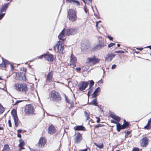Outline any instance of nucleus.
<instances>
[{"label":"nucleus","mask_w":151,"mask_h":151,"mask_svg":"<svg viewBox=\"0 0 151 151\" xmlns=\"http://www.w3.org/2000/svg\"><path fill=\"white\" fill-rule=\"evenodd\" d=\"M110 116L113 119L111 120V122L116 124V130L118 132H119L121 129L128 128L129 127V123L127 122L125 119L123 120V124L121 125L119 123L121 120V118L119 116L114 114H110Z\"/></svg>","instance_id":"nucleus-1"},{"label":"nucleus","mask_w":151,"mask_h":151,"mask_svg":"<svg viewBox=\"0 0 151 151\" xmlns=\"http://www.w3.org/2000/svg\"><path fill=\"white\" fill-rule=\"evenodd\" d=\"M14 87L15 89L17 91L25 93L27 92L29 89L27 85L24 83H15Z\"/></svg>","instance_id":"nucleus-2"},{"label":"nucleus","mask_w":151,"mask_h":151,"mask_svg":"<svg viewBox=\"0 0 151 151\" xmlns=\"http://www.w3.org/2000/svg\"><path fill=\"white\" fill-rule=\"evenodd\" d=\"M67 17L71 22H76L77 18L76 11L72 9H69L67 12Z\"/></svg>","instance_id":"nucleus-3"},{"label":"nucleus","mask_w":151,"mask_h":151,"mask_svg":"<svg viewBox=\"0 0 151 151\" xmlns=\"http://www.w3.org/2000/svg\"><path fill=\"white\" fill-rule=\"evenodd\" d=\"M50 97L52 101L56 102L61 101L62 99L60 93L55 90H53L51 91Z\"/></svg>","instance_id":"nucleus-4"},{"label":"nucleus","mask_w":151,"mask_h":151,"mask_svg":"<svg viewBox=\"0 0 151 151\" xmlns=\"http://www.w3.org/2000/svg\"><path fill=\"white\" fill-rule=\"evenodd\" d=\"M100 59L96 58L95 56L91 58H88L86 63L90 66H93L99 63Z\"/></svg>","instance_id":"nucleus-5"},{"label":"nucleus","mask_w":151,"mask_h":151,"mask_svg":"<svg viewBox=\"0 0 151 151\" xmlns=\"http://www.w3.org/2000/svg\"><path fill=\"white\" fill-rule=\"evenodd\" d=\"M54 49L56 52L63 53L64 46L62 44V42L60 41H58L56 45L54 46Z\"/></svg>","instance_id":"nucleus-6"},{"label":"nucleus","mask_w":151,"mask_h":151,"mask_svg":"<svg viewBox=\"0 0 151 151\" xmlns=\"http://www.w3.org/2000/svg\"><path fill=\"white\" fill-rule=\"evenodd\" d=\"M48 54H44L42 55L39 57L38 58L41 59L43 58L45 60H47L48 61L53 62L54 59V55L49 53V52H48Z\"/></svg>","instance_id":"nucleus-7"},{"label":"nucleus","mask_w":151,"mask_h":151,"mask_svg":"<svg viewBox=\"0 0 151 151\" xmlns=\"http://www.w3.org/2000/svg\"><path fill=\"white\" fill-rule=\"evenodd\" d=\"M24 112L26 115L29 114H33L34 111V107L31 104L26 105L24 110Z\"/></svg>","instance_id":"nucleus-8"},{"label":"nucleus","mask_w":151,"mask_h":151,"mask_svg":"<svg viewBox=\"0 0 151 151\" xmlns=\"http://www.w3.org/2000/svg\"><path fill=\"white\" fill-rule=\"evenodd\" d=\"M11 113L14 119L15 126L17 127L19 125V119L17 115V111L15 109H13L12 110Z\"/></svg>","instance_id":"nucleus-9"},{"label":"nucleus","mask_w":151,"mask_h":151,"mask_svg":"<svg viewBox=\"0 0 151 151\" xmlns=\"http://www.w3.org/2000/svg\"><path fill=\"white\" fill-rule=\"evenodd\" d=\"M70 61L69 64L68 65L71 67L74 68L76 66V63L77 62V59L76 57L72 53L70 57Z\"/></svg>","instance_id":"nucleus-10"},{"label":"nucleus","mask_w":151,"mask_h":151,"mask_svg":"<svg viewBox=\"0 0 151 151\" xmlns=\"http://www.w3.org/2000/svg\"><path fill=\"white\" fill-rule=\"evenodd\" d=\"M149 142V138L145 136L140 140L139 143L141 147H145L148 145Z\"/></svg>","instance_id":"nucleus-11"},{"label":"nucleus","mask_w":151,"mask_h":151,"mask_svg":"<svg viewBox=\"0 0 151 151\" xmlns=\"http://www.w3.org/2000/svg\"><path fill=\"white\" fill-rule=\"evenodd\" d=\"M54 72L52 70L49 72L45 76L46 82L51 83L54 80L53 77Z\"/></svg>","instance_id":"nucleus-12"},{"label":"nucleus","mask_w":151,"mask_h":151,"mask_svg":"<svg viewBox=\"0 0 151 151\" xmlns=\"http://www.w3.org/2000/svg\"><path fill=\"white\" fill-rule=\"evenodd\" d=\"M47 142V140L45 137H40L38 144L40 148H43L45 146Z\"/></svg>","instance_id":"nucleus-13"},{"label":"nucleus","mask_w":151,"mask_h":151,"mask_svg":"<svg viewBox=\"0 0 151 151\" xmlns=\"http://www.w3.org/2000/svg\"><path fill=\"white\" fill-rule=\"evenodd\" d=\"M16 79L19 81H26L27 80L25 73H17L16 74Z\"/></svg>","instance_id":"nucleus-14"},{"label":"nucleus","mask_w":151,"mask_h":151,"mask_svg":"<svg viewBox=\"0 0 151 151\" xmlns=\"http://www.w3.org/2000/svg\"><path fill=\"white\" fill-rule=\"evenodd\" d=\"M88 83L86 81L80 82L78 86L79 91H81L85 90L88 86Z\"/></svg>","instance_id":"nucleus-15"},{"label":"nucleus","mask_w":151,"mask_h":151,"mask_svg":"<svg viewBox=\"0 0 151 151\" xmlns=\"http://www.w3.org/2000/svg\"><path fill=\"white\" fill-rule=\"evenodd\" d=\"M74 138L75 143L76 144L79 143L83 139L82 134L79 132H78L75 134Z\"/></svg>","instance_id":"nucleus-16"},{"label":"nucleus","mask_w":151,"mask_h":151,"mask_svg":"<svg viewBox=\"0 0 151 151\" xmlns=\"http://www.w3.org/2000/svg\"><path fill=\"white\" fill-rule=\"evenodd\" d=\"M76 32V30L75 29H68L65 31V35L69 36L75 34Z\"/></svg>","instance_id":"nucleus-17"},{"label":"nucleus","mask_w":151,"mask_h":151,"mask_svg":"<svg viewBox=\"0 0 151 151\" xmlns=\"http://www.w3.org/2000/svg\"><path fill=\"white\" fill-rule=\"evenodd\" d=\"M19 144L18 147H19V149L18 151H21L22 150L24 149L25 148L24 147L25 145L24 141L22 139H20L19 140Z\"/></svg>","instance_id":"nucleus-18"},{"label":"nucleus","mask_w":151,"mask_h":151,"mask_svg":"<svg viewBox=\"0 0 151 151\" xmlns=\"http://www.w3.org/2000/svg\"><path fill=\"white\" fill-rule=\"evenodd\" d=\"M9 5V3H7L2 5L0 9V13L4 12H5L8 8Z\"/></svg>","instance_id":"nucleus-19"},{"label":"nucleus","mask_w":151,"mask_h":151,"mask_svg":"<svg viewBox=\"0 0 151 151\" xmlns=\"http://www.w3.org/2000/svg\"><path fill=\"white\" fill-rule=\"evenodd\" d=\"M115 55L113 53H109L106 56L105 60L107 62L111 61Z\"/></svg>","instance_id":"nucleus-20"},{"label":"nucleus","mask_w":151,"mask_h":151,"mask_svg":"<svg viewBox=\"0 0 151 151\" xmlns=\"http://www.w3.org/2000/svg\"><path fill=\"white\" fill-rule=\"evenodd\" d=\"M48 133L51 134H53L55 133L56 131V129L55 127L52 125H50L48 127Z\"/></svg>","instance_id":"nucleus-21"},{"label":"nucleus","mask_w":151,"mask_h":151,"mask_svg":"<svg viewBox=\"0 0 151 151\" xmlns=\"http://www.w3.org/2000/svg\"><path fill=\"white\" fill-rule=\"evenodd\" d=\"M73 129L75 131H86V128L82 125H77L74 127Z\"/></svg>","instance_id":"nucleus-22"},{"label":"nucleus","mask_w":151,"mask_h":151,"mask_svg":"<svg viewBox=\"0 0 151 151\" xmlns=\"http://www.w3.org/2000/svg\"><path fill=\"white\" fill-rule=\"evenodd\" d=\"M99 44L102 47H104L105 46H106V41L104 40V39L101 38V39L99 40Z\"/></svg>","instance_id":"nucleus-23"},{"label":"nucleus","mask_w":151,"mask_h":151,"mask_svg":"<svg viewBox=\"0 0 151 151\" xmlns=\"http://www.w3.org/2000/svg\"><path fill=\"white\" fill-rule=\"evenodd\" d=\"M8 64V61L6 60L3 59V61L0 64V68L3 69L4 68H6V65Z\"/></svg>","instance_id":"nucleus-24"},{"label":"nucleus","mask_w":151,"mask_h":151,"mask_svg":"<svg viewBox=\"0 0 151 151\" xmlns=\"http://www.w3.org/2000/svg\"><path fill=\"white\" fill-rule=\"evenodd\" d=\"M65 29V28L63 29L58 36V38L59 39L62 41L65 40V38H64L65 36L64 33Z\"/></svg>","instance_id":"nucleus-25"},{"label":"nucleus","mask_w":151,"mask_h":151,"mask_svg":"<svg viewBox=\"0 0 151 151\" xmlns=\"http://www.w3.org/2000/svg\"><path fill=\"white\" fill-rule=\"evenodd\" d=\"M65 99L66 102L68 104H70V106L69 107V109L73 108L74 107V105L73 102L70 99H69L68 97H65Z\"/></svg>","instance_id":"nucleus-26"},{"label":"nucleus","mask_w":151,"mask_h":151,"mask_svg":"<svg viewBox=\"0 0 151 151\" xmlns=\"http://www.w3.org/2000/svg\"><path fill=\"white\" fill-rule=\"evenodd\" d=\"M151 127V122L150 120H149L147 124L144 127V129L146 130L150 129Z\"/></svg>","instance_id":"nucleus-27"},{"label":"nucleus","mask_w":151,"mask_h":151,"mask_svg":"<svg viewBox=\"0 0 151 151\" xmlns=\"http://www.w3.org/2000/svg\"><path fill=\"white\" fill-rule=\"evenodd\" d=\"M102 48H103L100 45L98 44L93 47L91 50V51L94 52L99 50Z\"/></svg>","instance_id":"nucleus-28"},{"label":"nucleus","mask_w":151,"mask_h":151,"mask_svg":"<svg viewBox=\"0 0 151 151\" xmlns=\"http://www.w3.org/2000/svg\"><path fill=\"white\" fill-rule=\"evenodd\" d=\"M90 105H92L95 106H98V103L97 99H93L92 101L89 103Z\"/></svg>","instance_id":"nucleus-29"},{"label":"nucleus","mask_w":151,"mask_h":151,"mask_svg":"<svg viewBox=\"0 0 151 151\" xmlns=\"http://www.w3.org/2000/svg\"><path fill=\"white\" fill-rule=\"evenodd\" d=\"M2 151H11L9 145L8 144L5 145Z\"/></svg>","instance_id":"nucleus-30"},{"label":"nucleus","mask_w":151,"mask_h":151,"mask_svg":"<svg viewBox=\"0 0 151 151\" xmlns=\"http://www.w3.org/2000/svg\"><path fill=\"white\" fill-rule=\"evenodd\" d=\"M84 115L86 117V120H89L90 119V113L89 112H88L87 111H84Z\"/></svg>","instance_id":"nucleus-31"},{"label":"nucleus","mask_w":151,"mask_h":151,"mask_svg":"<svg viewBox=\"0 0 151 151\" xmlns=\"http://www.w3.org/2000/svg\"><path fill=\"white\" fill-rule=\"evenodd\" d=\"M4 111V108L0 104V114H2Z\"/></svg>","instance_id":"nucleus-32"},{"label":"nucleus","mask_w":151,"mask_h":151,"mask_svg":"<svg viewBox=\"0 0 151 151\" xmlns=\"http://www.w3.org/2000/svg\"><path fill=\"white\" fill-rule=\"evenodd\" d=\"M22 130L21 129H18L17 130V136L19 138H21L22 137L21 135L20 134V133L22 132Z\"/></svg>","instance_id":"nucleus-33"},{"label":"nucleus","mask_w":151,"mask_h":151,"mask_svg":"<svg viewBox=\"0 0 151 151\" xmlns=\"http://www.w3.org/2000/svg\"><path fill=\"white\" fill-rule=\"evenodd\" d=\"M95 145L97 147H98L100 149H102L103 148L104 145L103 143H101L100 145H98L96 143H95Z\"/></svg>","instance_id":"nucleus-34"},{"label":"nucleus","mask_w":151,"mask_h":151,"mask_svg":"<svg viewBox=\"0 0 151 151\" xmlns=\"http://www.w3.org/2000/svg\"><path fill=\"white\" fill-rule=\"evenodd\" d=\"M94 84V82L93 80L90 81L89 83V88L92 87Z\"/></svg>","instance_id":"nucleus-35"},{"label":"nucleus","mask_w":151,"mask_h":151,"mask_svg":"<svg viewBox=\"0 0 151 151\" xmlns=\"http://www.w3.org/2000/svg\"><path fill=\"white\" fill-rule=\"evenodd\" d=\"M73 4H75L77 6H79L80 4V3L78 1L75 0H74Z\"/></svg>","instance_id":"nucleus-36"},{"label":"nucleus","mask_w":151,"mask_h":151,"mask_svg":"<svg viewBox=\"0 0 151 151\" xmlns=\"http://www.w3.org/2000/svg\"><path fill=\"white\" fill-rule=\"evenodd\" d=\"M98 95V93H96L94 91L93 93L92 94V97L93 98H95Z\"/></svg>","instance_id":"nucleus-37"},{"label":"nucleus","mask_w":151,"mask_h":151,"mask_svg":"<svg viewBox=\"0 0 151 151\" xmlns=\"http://www.w3.org/2000/svg\"><path fill=\"white\" fill-rule=\"evenodd\" d=\"M101 91L99 87L97 88L95 91L94 92L98 93Z\"/></svg>","instance_id":"nucleus-38"},{"label":"nucleus","mask_w":151,"mask_h":151,"mask_svg":"<svg viewBox=\"0 0 151 151\" xmlns=\"http://www.w3.org/2000/svg\"><path fill=\"white\" fill-rule=\"evenodd\" d=\"M115 45V44L113 43H111L108 45V47L110 48Z\"/></svg>","instance_id":"nucleus-39"},{"label":"nucleus","mask_w":151,"mask_h":151,"mask_svg":"<svg viewBox=\"0 0 151 151\" xmlns=\"http://www.w3.org/2000/svg\"><path fill=\"white\" fill-rule=\"evenodd\" d=\"M131 133V132L130 131H127L125 134V137L126 138L128 137V135Z\"/></svg>","instance_id":"nucleus-40"},{"label":"nucleus","mask_w":151,"mask_h":151,"mask_svg":"<svg viewBox=\"0 0 151 151\" xmlns=\"http://www.w3.org/2000/svg\"><path fill=\"white\" fill-rule=\"evenodd\" d=\"M20 70L21 71L24 72L25 73L26 72L27 69L26 68L23 67L21 68Z\"/></svg>","instance_id":"nucleus-41"},{"label":"nucleus","mask_w":151,"mask_h":151,"mask_svg":"<svg viewBox=\"0 0 151 151\" xmlns=\"http://www.w3.org/2000/svg\"><path fill=\"white\" fill-rule=\"evenodd\" d=\"M115 53H124V52L122 50H119V51H115Z\"/></svg>","instance_id":"nucleus-42"},{"label":"nucleus","mask_w":151,"mask_h":151,"mask_svg":"<svg viewBox=\"0 0 151 151\" xmlns=\"http://www.w3.org/2000/svg\"><path fill=\"white\" fill-rule=\"evenodd\" d=\"M132 151H139V149L137 147L133 148Z\"/></svg>","instance_id":"nucleus-43"},{"label":"nucleus","mask_w":151,"mask_h":151,"mask_svg":"<svg viewBox=\"0 0 151 151\" xmlns=\"http://www.w3.org/2000/svg\"><path fill=\"white\" fill-rule=\"evenodd\" d=\"M8 124H9V127H12V124L11 123V120L10 119H9L8 120Z\"/></svg>","instance_id":"nucleus-44"},{"label":"nucleus","mask_w":151,"mask_h":151,"mask_svg":"<svg viewBox=\"0 0 151 151\" xmlns=\"http://www.w3.org/2000/svg\"><path fill=\"white\" fill-rule=\"evenodd\" d=\"M102 126V125L101 124H99L97 125H96L94 127V129L95 128H98L99 127H101Z\"/></svg>","instance_id":"nucleus-45"},{"label":"nucleus","mask_w":151,"mask_h":151,"mask_svg":"<svg viewBox=\"0 0 151 151\" xmlns=\"http://www.w3.org/2000/svg\"><path fill=\"white\" fill-rule=\"evenodd\" d=\"M73 1L74 0H66V1L67 3H73Z\"/></svg>","instance_id":"nucleus-46"},{"label":"nucleus","mask_w":151,"mask_h":151,"mask_svg":"<svg viewBox=\"0 0 151 151\" xmlns=\"http://www.w3.org/2000/svg\"><path fill=\"white\" fill-rule=\"evenodd\" d=\"M5 15V13L0 14V20L2 19Z\"/></svg>","instance_id":"nucleus-47"},{"label":"nucleus","mask_w":151,"mask_h":151,"mask_svg":"<svg viewBox=\"0 0 151 151\" xmlns=\"http://www.w3.org/2000/svg\"><path fill=\"white\" fill-rule=\"evenodd\" d=\"M84 9L86 13H87L88 12V10L86 6L84 7Z\"/></svg>","instance_id":"nucleus-48"},{"label":"nucleus","mask_w":151,"mask_h":151,"mask_svg":"<svg viewBox=\"0 0 151 151\" xmlns=\"http://www.w3.org/2000/svg\"><path fill=\"white\" fill-rule=\"evenodd\" d=\"M24 100H19V101H17L14 104V105H16V104H18V103H20L21 102H22V101H24Z\"/></svg>","instance_id":"nucleus-49"},{"label":"nucleus","mask_w":151,"mask_h":151,"mask_svg":"<svg viewBox=\"0 0 151 151\" xmlns=\"http://www.w3.org/2000/svg\"><path fill=\"white\" fill-rule=\"evenodd\" d=\"M81 70V68H77L76 69V70L77 72H80Z\"/></svg>","instance_id":"nucleus-50"},{"label":"nucleus","mask_w":151,"mask_h":151,"mask_svg":"<svg viewBox=\"0 0 151 151\" xmlns=\"http://www.w3.org/2000/svg\"><path fill=\"white\" fill-rule=\"evenodd\" d=\"M107 37L108 38H109V40H111V41H112L113 40V38L110 36H107Z\"/></svg>","instance_id":"nucleus-51"},{"label":"nucleus","mask_w":151,"mask_h":151,"mask_svg":"<svg viewBox=\"0 0 151 151\" xmlns=\"http://www.w3.org/2000/svg\"><path fill=\"white\" fill-rule=\"evenodd\" d=\"M116 67V65H112L111 67V68L112 69H114Z\"/></svg>","instance_id":"nucleus-52"},{"label":"nucleus","mask_w":151,"mask_h":151,"mask_svg":"<svg viewBox=\"0 0 151 151\" xmlns=\"http://www.w3.org/2000/svg\"><path fill=\"white\" fill-rule=\"evenodd\" d=\"M97 120L96 121V122L97 123H99L100 122V119L99 117H98V118H97Z\"/></svg>","instance_id":"nucleus-53"},{"label":"nucleus","mask_w":151,"mask_h":151,"mask_svg":"<svg viewBox=\"0 0 151 151\" xmlns=\"http://www.w3.org/2000/svg\"><path fill=\"white\" fill-rule=\"evenodd\" d=\"M88 150V148H86L83 150H80L79 151H87Z\"/></svg>","instance_id":"nucleus-54"},{"label":"nucleus","mask_w":151,"mask_h":151,"mask_svg":"<svg viewBox=\"0 0 151 151\" xmlns=\"http://www.w3.org/2000/svg\"><path fill=\"white\" fill-rule=\"evenodd\" d=\"M103 80H102V79H101V80L99 81H98V83H103Z\"/></svg>","instance_id":"nucleus-55"},{"label":"nucleus","mask_w":151,"mask_h":151,"mask_svg":"<svg viewBox=\"0 0 151 151\" xmlns=\"http://www.w3.org/2000/svg\"><path fill=\"white\" fill-rule=\"evenodd\" d=\"M101 22V21H100L99 22H96V27H98V24L99 23V22Z\"/></svg>","instance_id":"nucleus-56"},{"label":"nucleus","mask_w":151,"mask_h":151,"mask_svg":"<svg viewBox=\"0 0 151 151\" xmlns=\"http://www.w3.org/2000/svg\"><path fill=\"white\" fill-rule=\"evenodd\" d=\"M136 49L140 50V51L142 50L143 48H136Z\"/></svg>","instance_id":"nucleus-57"},{"label":"nucleus","mask_w":151,"mask_h":151,"mask_svg":"<svg viewBox=\"0 0 151 151\" xmlns=\"http://www.w3.org/2000/svg\"><path fill=\"white\" fill-rule=\"evenodd\" d=\"M4 129V128L3 127H1L0 126V130H3Z\"/></svg>","instance_id":"nucleus-58"},{"label":"nucleus","mask_w":151,"mask_h":151,"mask_svg":"<svg viewBox=\"0 0 151 151\" xmlns=\"http://www.w3.org/2000/svg\"><path fill=\"white\" fill-rule=\"evenodd\" d=\"M11 66L12 67V69H13L14 68V67L12 65V64H11Z\"/></svg>","instance_id":"nucleus-59"},{"label":"nucleus","mask_w":151,"mask_h":151,"mask_svg":"<svg viewBox=\"0 0 151 151\" xmlns=\"http://www.w3.org/2000/svg\"><path fill=\"white\" fill-rule=\"evenodd\" d=\"M134 50L135 51L134 52L137 54L139 53V52L135 51V49H134Z\"/></svg>","instance_id":"nucleus-60"},{"label":"nucleus","mask_w":151,"mask_h":151,"mask_svg":"<svg viewBox=\"0 0 151 151\" xmlns=\"http://www.w3.org/2000/svg\"><path fill=\"white\" fill-rule=\"evenodd\" d=\"M120 45L119 44H117V46L118 47H119L120 46Z\"/></svg>","instance_id":"nucleus-61"},{"label":"nucleus","mask_w":151,"mask_h":151,"mask_svg":"<svg viewBox=\"0 0 151 151\" xmlns=\"http://www.w3.org/2000/svg\"><path fill=\"white\" fill-rule=\"evenodd\" d=\"M147 47L149 48L150 50H151V46H148Z\"/></svg>","instance_id":"nucleus-62"},{"label":"nucleus","mask_w":151,"mask_h":151,"mask_svg":"<svg viewBox=\"0 0 151 151\" xmlns=\"http://www.w3.org/2000/svg\"><path fill=\"white\" fill-rule=\"evenodd\" d=\"M13 0H6V1H12Z\"/></svg>","instance_id":"nucleus-63"},{"label":"nucleus","mask_w":151,"mask_h":151,"mask_svg":"<svg viewBox=\"0 0 151 151\" xmlns=\"http://www.w3.org/2000/svg\"><path fill=\"white\" fill-rule=\"evenodd\" d=\"M82 0V1H83V2L84 3H86V2H85V0Z\"/></svg>","instance_id":"nucleus-64"}]
</instances>
